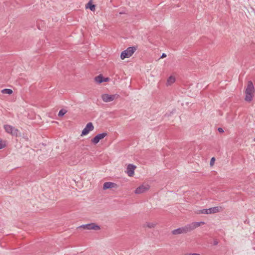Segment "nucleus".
I'll return each mask as SVG.
<instances>
[{"label": "nucleus", "mask_w": 255, "mask_h": 255, "mask_svg": "<svg viewBox=\"0 0 255 255\" xmlns=\"http://www.w3.org/2000/svg\"><path fill=\"white\" fill-rule=\"evenodd\" d=\"M255 92V88L253 82L250 81L248 82L247 87L246 89L245 100L247 102H251L253 100V94Z\"/></svg>", "instance_id": "1"}, {"label": "nucleus", "mask_w": 255, "mask_h": 255, "mask_svg": "<svg viewBox=\"0 0 255 255\" xmlns=\"http://www.w3.org/2000/svg\"><path fill=\"white\" fill-rule=\"evenodd\" d=\"M219 212V208L218 207H214L209 209H205L198 211V214H214Z\"/></svg>", "instance_id": "5"}, {"label": "nucleus", "mask_w": 255, "mask_h": 255, "mask_svg": "<svg viewBox=\"0 0 255 255\" xmlns=\"http://www.w3.org/2000/svg\"><path fill=\"white\" fill-rule=\"evenodd\" d=\"M218 131H219V132H220V133H223V132H224V130H223V129L222 128H218Z\"/></svg>", "instance_id": "22"}, {"label": "nucleus", "mask_w": 255, "mask_h": 255, "mask_svg": "<svg viewBox=\"0 0 255 255\" xmlns=\"http://www.w3.org/2000/svg\"><path fill=\"white\" fill-rule=\"evenodd\" d=\"M155 225H156V224H155L154 223H146V226L149 228H153L155 226Z\"/></svg>", "instance_id": "19"}, {"label": "nucleus", "mask_w": 255, "mask_h": 255, "mask_svg": "<svg viewBox=\"0 0 255 255\" xmlns=\"http://www.w3.org/2000/svg\"><path fill=\"white\" fill-rule=\"evenodd\" d=\"M136 50V47L134 46L128 48L126 50L123 51L121 53V58L123 60L126 58L130 57Z\"/></svg>", "instance_id": "2"}, {"label": "nucleus", "mask_w": 255, "mask_h": 255, "mask_svg": "<svg viewBox=\"0 0 255 255\" xmlns=\"http://www.w3.org/2000/svg\"><path fill=\"white\" fill-rule=\"evenodd\" d=\"M191 231H192L191 227H190L189 224H188L184 227L179 228L173 230L172 231V234L173 235H179L181 234H186Z\"/></svg>", "instance_id": "3"}, {"label": "nucleus", "mask_w": 255, "mask_h": 255, "mask_svg": "<svg viewBox=\"0 0 255 255\" xmlns=\"http://www.w3.org/2000/svg\"><path fill=\"white\" fill-rule=\"evenodd\" d=\"M5 146L4 142H3L2 140H0V149L3 148Z\"/></svg>", "instance_id": "20"}, {"label": "nucleus", "mask_w": 255, "mask_h": 255, "mask_svg": "<svg viewBox=\"0 0 255 255\" xmlns=\"http://www.w3.org/2000/svg\"><path fill=\"white\" fill-rule=\"evenodd\" d=\"M5 130L8 133L11 135L17 136L18 135V130L17 129L14 128L10 125H5L4 126Z\"/></svg>", "instance_id": "7"}, {"label": "nucleus", "mask_w": 255, "mask_h": 255, "mask_svg": "<svg viewBox=\"0 0 255 255\" xmlns=\"http://www.w3.org/2000/svg\"><path fill=\"white\" fill-rule=\"evenodd\" d=\"M135 168L136 166L131 164H129L128 165L127 168V173L129 176H133Z\"/></svg>", "instance_id": "11"}, {"label": "nucleus", "mask_w": 255, "mask_h": 255, "mask_svg": "<svg viewBox=\"0 0 255 255\" xmlns=\"http://www.w3.org/2000/svg\"><path fill=\"white\" fill-rule=\"evenodd\" d=\"M2 93L10 95L12 93V91L10 89H4L2 90Z\"/></svg>", "instance_id": "17"}, {"label": "nucleus", "mask_w": 255, "mask_h": 255, "mask_svg": "<svg viewBox=\"0 0 255 255\" xmlns=\"http://www.w3.org/2000/svg\"><path fill=\"white\" fill-rule=\"evenodd\" d=\"M94 127L92 123L90 122L88 123L86 125L85 128L82 131L81 136H82L88 134L90 131H92L94 129Z\"/></svg>", "instance_id": "9"}, {"label": "nucleus", "mask_w": 255, "mask_h": 255, "mask_svg": "<svg viewBox=\"0 0 255 255\" xmlns=\"http://www.w3.org/2000/svg\"><path fill=\"white\" fill-rule=\"evenodd\" d=\"M149 187L150 186L148 184L141 185L135 190L134 193L136 194L144 193L149 190Z\"/></svg>", "instance_id": "8"}, {"label": "nucleus", "mask_w": 255, "mask_h": 255, "mask_svg": "<svg viewBox=\"0 0 255 255\" xmlns=\"http://www.w3.org/2000/svg\"><path fill=\"white\" fill-rule=\"evenodd\" d=\"M120 96L118 94L109 95L108 94H104L102 95L101 98L104 102L107 103L117 99Z\"/></svg>", "instance_id": "4"}, {"label": "nucleus", "mask_w": 255, "mask_h": 255, "mask_svg": "<svg viewBox=\"0 0 255 255\" xmlns=\"http://www.w3.org/2000/svg\"><path fill=\"white\" fill-rule=\"evenodd\" d=\"M117 185L113 182H106L104 183L103 185V189L106 190L112 188H115L117 187Z\"/></svg>", "instance_id": "12"}, {"label": "nucleus", "mask_w": 255, "mask_h": 255, "mask_svg": "<svg viewBox=\"0 0 255 255\" xmlns=\"http://www.w3.org/2000/svg\"><path fill=\"white\" fill-rule=\"evenodd\" d=\"M86 7L89 8L91 11L95 10V5L93 4L91 1H90L86 5Z\"/></svg>", "instance_id": "15"}, {"label": "nucleus", "mask_w": 255, "mask_h": 255, "mask_svg": "<svg viewBox=\"0 0 255 255\" xmlns=\"http://www.w3.org/2000/svg\"><path fill=\"white\" fill-rule=\"evenodd\" d=\"M166 57V54L165 53H163L161 55V56L160 57V58H164Z\"/></svg>", "instance_id": "24"}, {"label": "nucleus", "mask_w": 255, "mask_h": 255, "mask_svg": "<svg viewBox=\"0 0 255 255\" xmlns=\"http://www.w3.org/2000/svg\"><path fill=\"white\" fill-rule=\"evenodd\" d=\"M107 135V132H103L96 135L92 139L91 142L94 144H97L101 139L104 138Z\"/></svg>", "instance_id": "10"}, {"label": "nucleus", "mask_w": 255, "mask_h": 255, "mask_svg": "<svg viewBox=\"0 0 255 255\" xmlns=\"http://www.w3.org/2000/svg\"><path fill=\"white\" fill-rule=\"evenodd\" d=\"M108 80H109V78H104V82H107Z\"/></svg>", "instance_id": "25"}, {"label": "nucleus", "mask_w": 255, "mask_h": 255, "mask_svg": "<svg viewBox=\"0 0 255 255\" xmlns=\"http://www.w3.org/2000/svg\"><path fill=\"white\" fill-rule=\"evenodd\" d=\"M67 113V111L64 109H61L58 113L59 117L63 116Z\"/></svg>", "instance_id": "18"}, {"label": "nucleus", "mask_w": 255, "mask_h": 255, "mask_svg": "<svg viewBox=\"0 0 255 255\" xmlns=\"http://www.w3.org/2000/svg\"><path fill=\"white\" fill-rule=\"evenodd\" d=\"M205 224L204 222H193L191 224H190V227H191V231H193L197 227L200 226L202 225H204Z\"/></svg>", "instance_id": "13"}, {"label": "nucleus", "mask_w": 255, "mask_h": 255, "mask_svg": "<svg viewBox=\"0 0 255 255\" xmlns=\"http://www.w3.org/2000/svg\"><path fill=\"white\" fill-rule=\"evenodd\" d=\"M95 81L98 83H101L104 82V77L102 75H99L95 77Z\"/></svg>", "instance_id": "14"}, {"label": "nucleus", "mask_w": 255, "mask_h": 255, "mask_svg": "<svg viewBox=\"0 0 255 255\" xmlns=\"http://www.w3.org/2000/svg\"><path fill=\"white\" fill-rule=\"evenodd\" d=\"M215 160V157H212L210 160V165L212 166L214 164V162Z\"/></svg>", "instance_id": "21"}, {"label": "nucleus", "mask_w": 255, "mask_h": 255, "mask_svg": "<svg viewBox=\"0 0 255 255\" xmlns=\"http://www.w3.org/2000/svg\"><path fill=\"white\" fill-rule=\"evenodd\" d=\"M175 81V77L172 76H170L167 79V85H171L172 84L174 83Z\"/></svg>", "instance_id": "16"}, {"label": "nucleus", "mask_w": 255, "mask_h": 255, "mask_svg": "<svg viewBox=\"0 0 255 255\" xmlns=\"http://www.w3.org/2000/svg\"><path fill=\"white\" fill-rule=\"evenodd\" d=\"M79 228H83V229L85 230H93L95 231H97L100 229V227L94 223H91L90 224L82 225L79 226Z\"/></svg>", "instance_id": "6"}, {"label": "nucleus", "mask_w": 255, "mask_h": 255, "mask_svg": "<svg viewBox=\"0 0 255 255\" xmlns=\"http://www.w3.org/2000/svg\"><path fill=\"white\" fill-rule=\"evenodd\" d=\"M214 244L215 245H217V242H215Z\"/></svg>", "instance_id": "26"}, {"label": "nucleus", "mask_w": 255, "mask_h": 255, "mask_svg": "<svg viewBox=\"0 0 255 255\" xmlns=\"http://www.w3.org/2000/svg\"><path fill=\"white\" fill-rule=\"evenodd\" d=\"M185 255H200L199 254L197 253H189V254H186Z\"/></svg>", "instance_id": "23"}]
</instances>
